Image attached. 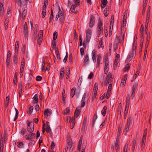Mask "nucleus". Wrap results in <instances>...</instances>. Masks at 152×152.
Listing matches in <instances>:
<instances>
[{"mask_svg":"<svg viewBox=\"0 0 152 152\" xmlns=\"http://www.w3.org/2000/svg\"><path fill=\"white\" fill-rule=\"evenodd\" d=\"M126 29L124 27H121V38L118 35H117L115 39L114 45L116 47L118 46V43H121L122 41H123L124 38V36L125 34Z\"/></svg>","mask_w":152,"mask_h":152,"instance_id":"obj_1","label":"nucleus"},{"mask_svg":"<svg viewBox=\"0 0 152 152\" xmlns=\"http://www.w3.org/2000/svg\"><path fill=\"white\" fill-rule=\"evenodd\" d=\"M104 28L103 24L101 20L98 21L97 29L98 30V35L99 36H102L103 34Z\"/></svg>","mask_w":152,"mask_h":152,"instance_id":"obj_2","label":"nucleus"},{"mask_svg":"<svg viewBox=\"0 0 152 152\" xmlns=\"http://www.w3.org/2000/svg\"><path fill=\"white\" fill-rule=\"evenodd\" d=\"M135 42L133 43L132 49V52L131 53H130L129 56L128 57L126 61H129L131 60L134 57V54L135 53L136 50V46H135Z\"/></svg>","mask_w":152,"mask_h":152,"instance_id":"obj_3","label":"nucleus"},{"mask_svg":"<svg viewBox=\"0 0 152 152\" xmlns=\"http://www.w3.org/2000/svg\"><path fill=\"white\" fill-rule=\"evenodd\" d=\"M112 74L109 73L107 76L104 81V85L107 86L110 83H111L113 80V78L112 77Z\"/></svg>","mask_w":152,"mask_h":152,"instance_id":"obj_4","label":"nucleus"},{"mask_svg":"<svg viewBox=\"0 0 152 152\" xmlns=\"http://www.w3.org/2000/svg\"><path fill=\"white\" fill-rule=\"evenodd\" d=\"M92 31L91 30L88 29L86 31V42H89L91 37Z\"/></svg>","mask_w":152,"mask_h":152,"instance_id":"obj_5","label":"nucleus"},{"mask_svg":"<svg viewBox=\"0 0 152 152\" xmlns=\"http://www.w3.org/2000/svg\"><path fill=\"white\" fill-rule=\"evenodd\" d=\"M112 83H110L109 84L107 92L106 93H104L103 95V98L106 97L107 99H108L109 98L112 89Z\"/></svg>","mask_w":152,"mask_h":152,"instance_id":"obj_6","label":"nucleus"},{"mask_svg":"<svg viewBox=\"0 0 152 152\" xmlns=\"http://www.w3.org/2000/svg\"><path fill=\"white\" fill-rule=\"evenodd\" d=\"M44 5L43 7V9L42 12V17L43 18L46 15V6L48 4V0H44Z\"/></svg>","mask_w":152,"mask_h":152,"instance_id":"obj_7","label":"nucleus"},{"mask_svg":"<svg viewBox=\"0 0 152 152\" xmlns=\"http://www.w3.org/2000/svg\"><path fill=\"white\" fill-rule=\"evenodd\" d=\"M43 31L40 30L39 32L37 41V44L40 46L42 42L43 37Z\"/></svg>","mask_w":152,"mask_h":152,"instance_id":"obj_8","label":"nucleus"},{"mask_svg":"<svg viewBox=\"0 0 152 152\" xmlns=\"http://www.w3.org/2000/svg\"><path fill=\"white\" fill-rule=\"evenodd\" d=\"M95 23L94 17L93 15H90L89 20L88 24L89 27L91 28H92L94 25Z\"/></svg>","mask_w":152,"mask_h":152,"instance_id":"obj_9","label":"nucleus"},{"mask_svg":"<svg viewBox=\"0 0 152 152\" xmlns=\"http://www.w3.org/2000/svg\"><path fill=\"white\" fill-rule=\"evenodd\" d=\"M105 66L104 67V73L105 74H107L108 71V65H109V61L107 58L105 57Z\"/></svg>","mask_w":152,"mask_h":152,"instance_id":"obj_10","label":"nucleus"},{"mask_svg":"<svg viewBox=\"0 0 152 152\" xmlns=\"http://www.w3.org/2000/svg\"><path fill=\"white\" fill-rule=\"evenodd\" d=\"M28 131L30 133H32L34 130V123L32 122H29L28 124L27 128Z\"/></svg>","mask_w":152,"mask_h":152,"instance_id":"obj_11","label":"nucleus"},{"mask_svg":"<svg viewBox=\"0 0 152 152\" xmlns=\"http://www.w3.org/2000/svg\"><path fill=\"white\" fill-rule=\"evenodd\" d=\"M98 90V84L97 83H95L94 87L92 96L93 98H95L96 97V95L97 94V91Z\"/></svg>","mask_w":152,"mask_h":152,"instance_id":"obj_12","label":"nucleus"},{"mask_svg":"<svg viewBox=\"0 0 152 152\" xmlns=\"http://www.w3.org/2000/svg\"><path fill=\"white\" fill-rule=\"evenodd\" d=\"M59 11L57 14H58L59 18V20L61 22H62L64 19V16L63 13H62V11L60 9V8L59 7Z\"/></svg>","mask_w":152,"mask_h":152,"instance_id":"obj_13","label":"nucleus"},{"mask_svg":"<svg viewBox=\"0 0 152 152\" xmlns=\"http://www.w3.org/2000/svg\"><path fill=\"white\" fill-rule=\"evenodd\" d=\"M128 16V11L126 10L124 13L123 20V25L121 26L122 27H124V25L125 24V26H126V19Z\"/></svg>","mask_w":152,"mask_h":152,"instance_id":"obj_14","label":"nucleus"},{"mask_svg":"<svg viewBox=\"0 0 152 152\" xmlns=\"http://www.w3.org/2000/svg\"><path fill=\"white\" fill-rule=\"evenodd\" d=\"M35 137V134L34 133H31L28 135L27 137L26 138V139L28 140L32 141V140L34 139Z\"/></svg>","mask_w":152,"mask_h":152,"instance_id":"obj_15","label":"nucleus"},{"mask_svg":"<svg viewBox=\"0 0 152 152\" xmlns=\"http://www.w3.org/2000/svg\"><path fill=\"white\" fill-rule=\"evenodd\" d=\"M119 141L118 140H116L115 147H114L113 149H115L117 151L119 150L120 148V145L119 144Z\"/></svg>","mask_w":152,"mask_h":152,"instance_id":"obj_16","label":"nucleus"},{"mask_svg":"<svg viewBox=\"0 0 152 152\" xmlns=\"http://www.w3.org/2000/svg\"><path fill=\"white\" fill-rule=\"evenodd\" d=\"M4 0H1L0 2V12L1 13H4Z\"/></svg>","mask_w":152,"mask_h":152,"instance_id":"obj_17","label":"nucleus"},{"mask_svg":"<svg viewBox=\"0 0 152 152\" xmlns=\"http://www.w3.org/2000/svg\"><path fill=\"white\" fill-rule=\"evenodd\" d=\"M27 8L26 7L23 8V11L22 12L23 20H24L26 17V16L27 14Z\"/></svg>","mask_w":152,"mask_h":152,"instance_id":"obj_18","label":"nucleus"},{"mask_svg":"<svg viewBox=\"0 0 152 152\" xmlns=\"http://www.w3.org/2000/svg\"><path fill=\"white\" fill-rule=\"evenodd\" d=\"M51 113V110L48 109H47L44 111V115L46 117L50 116Z\"/></svg>","mask_w":152,"mask_h":152,"instance_id":"obj_19","label":"nucleus"},{"mask_svg":"<svg viewBox=\"0 0 152 152\" xmlns=\"http://www.w3.org/2000/svg\"><path fill=\"white\" fill-rule=\"evenodd\" d=\"M97 51L95 50H94L92 52V60L94 63L95 61L96 60V57L95 56L96 54Z\"/></svg>","mask_w":152,"mask_h":152,"instance_id":"obj_20","label":"nucleus"},{"mask_svg":"<svg viewBox=\"0 0 152 152\" xmlns=\"http://www.w3.org/2000/svg\"><path fill=\"white\" fill-rule=\"evenodd\" d=\"M38 95L37 94H35L33 98V103L34 104H36L38 102Z\"/></svg>","mask_w":152,"mask_h":152,"instance_id":"obj_21","label":"nucleus"},{"mask_svg":"<svg viewBox=\"0 0 152 152\" xmlns=\"http://www.w3.org/2000/svg\"><path fill=\"white\" fill-rule=\"evenodd\" d=\"M101 60V56L99 54L97 56V62L96 64V67H99L100 63Z\"/></svg>","mask_w":152,"mask_h":152,"instance_id":"obj_22","label":"nucleus"},{"mask_svg":"<svg viewBox=\"0 0 152 152\" xmlns=\"http://www.w3.org/2000/svg\"><path fill=\"white\" fill-rule=\"evenodd\" d=\"M101 2V7L104 8L107 3V0H102Z\"/></svg>","mask_w":152,"mask_h":152,"instance_id":"obj_23","label":"nucleus"},{"mask_svg":"<svg viewBox=\"0 0 152 152\" xmlns=\"http://www.w3.org/2000/svg\"><path fill=\"white\" fill-rule=\"evenodd\" d=\"M107 109V107L106 106H104L101 111V113L103 116H104L105 115Z\"/></svg>","mask_w":152,"mask_h":152,"instance_id":"obj_24","label":"nucleus"},{"mask_svg":"<svg viewBox=\"0 0 152 152\" xmlns=\"http://www.w3.org/2000/svg\"><path fill=\"white\" fill-rule=\"evenodd\" d=\"M128 145L129 144L128 143L126 142V143L124 147L123 152H127L128 151L129 149Z\"/></svg>","mask_w":152,"mask_h":152,"instance_id":"obj_25","label":"nucleus"},{"mask_svg":"<svg viewBox=\"0 0 152 152\" xmlns=\"http://www.w3.org/2000/svg\"><path fill=\"white\" fill-rule=\"evenodd\" d=\"M150 38V37L149 35L148 34L146 41L145 48H147L148 46Z\"/></svg>","mask_w":152,"mask_h":152,"instance_id":"obj_26","label":"nucleus"},{"mask_svg":"<svg viewBox=\"0 0 152 152\" xmlns=\"http://www.w3.org/2000/svg\"><path fill=\"white\" fill-rule=\"evenodd\" d=\"M146 137H144L143 136L142 141V144H141V146L142 147V148H144V145H145V143L146 141Z\"/></svg>","mask_w":152,"mask_h":152,"instance_id":"obj_27","label":"nucleus"},{"mask_svg":"<svg viewBox=\"0 0 152 152\" xmlns=\"http://www.w3.org/2000/svg\"><path fill=\"white\" fill-rule=\"evenodd\" d=\"M3 149H4L3 141V140H1L0 152H3Z\"/></svg>","mask_w":152,"mask_h":152,"instance_id":"obj_28","label":"nucleus"},{"mask_svg":"<svg viewBox=\"0 0 152 152\" xmlns=\"http://www.w3.org/2000/svg\"><path fill=\"white\" fill-rule=\"evenodd\" d=\"M129 127L127 126H125L124 129L123 131V133L124 134V135H126L127 133L128 132L129 130Z\"/></svg>","mask_w":152,"mask_h":152,"instance_id":"obj_29","label":"nucleus"},{"mask_svg":"<svg viewBox=\"0 0 152 152\" xmlns=\"http://www.w3.org/2000/svg\"><path fill=\"white\" fill-rule=\"evenodd\" d=\"M88 55H86L84 59V63L85 65H87L88 62Z\"/></svg>","mask_w":152,"mask_h":152,"instance_id":"obj_30","label":"nucleus"},{"mask_svg":"<svg viewBox=\"0 0 152 152\" xmlns=\"http://www.w3.org/2000/svg\"><path fill=\"white\" fill-rule=\"evenodd\" d=\"M138 84L137 82H135L134 83L133 86H132V90L136 91Z\"/></svg>","mask_w":152,"mask_h":152,"instance_id":"obj_31","label":"nucleus"},{"mask_svg":"<svg viewBox=\"0 0 152 152\" xmlns=\"http://www.w3.org/2000/svg\"><path fill=\"white\" fill-rule=\"evenodd\" d=\"M64 74V68H62L61 69L60 72V76L61 78H63Z\"/></svg>","mask_w":152,"mask_h":152,"instance_id":"obj_32","label":"nucleus"},{"mask_svg":"<svg viewBox=\"0 0 152 152\" xmlns=\"http://www.w3.org/2000/svg\"><path fill=\"white\" fill-rule=\"evenodd\" d=\"M77 6H75V5H72L70 9V12L72 13H73L75 11V8Z\"/></svg>","mask_w":152,"mask_h":152,"instance_id":"obj_33","label":"nucleus"},{"mask_svg":"<svg viewBox=\"0 0 152 152\" xmlns=\"http://www.w3.org/2000/svg\"><path fill=\"white\" fill-rule=\"evenodd\" d=\"M75 88H73L71 89V96L72 98L75 94Z\"/></svg>","mask_w":152,"mask_h":152,"instance_id":"obj_34","label":"nucleus"},{"mask_svg":"<svg viewBox=\"0 0 152 152\" xmlns=\"http://www.w3.org/2000/svg\"><path fill=\"white\" fill-rule=\"evenodd\" d=\"M9 19L8 18H6L5 19L4 21V25L5 28L6 29L7 28V25L8 24Z\"/></svg>","mask_w":152,"mask_h":152,"instance_id":"obj_35","label":"nucleus"},{"mask_svg":"<svg viewBox=\"0 0 152 152\" xmlns=\"http://www.w3.org/2000/svg\"><path fill=\"white\" fill-rule=\"evenodd\" d=\"M119 60H118V59H115L113 64V67L115 69V68H116L119 62Z\"/></svg>","mask_w":152,"mask_h":152,"instance_id":"obj_36","label":"nucleus"},{"mask_svg":"<svg viewBox=\"0 0 152 152\" xmlns=\"http://www.w3.org/2000/svg\"><path fill=\"white\" fill-rule=\"evenodd\" d=\"M69 107H67L64 110V114L66 115H68L69 113Z\"/></svg>","mask_w":152,"mask_h":152,"instance_id":"obj_37","label":"nucleus"},{"mask_svg":"<svg viewBox=\"0 0 152 152\" xmlns=\"http://www.w3.org/2000/svg\"><path fill=\"white\" fill-rule=\"evenodd\" d=\"M34 107L33 106H31L27 111V113L28 114H31L33 110Z\"/></svg>","mask_w":152,"mask_h":152,"instance_id":"obj_38","label":"nucleus"},{"mask_svg":"<svg viewBox=\"0 0 152 152\" xmlns=\"http://www.w3.org/2000/svg\"><path fill=\"white\" fill-rule=\"evenodd\" d=\"M88 94H88V93H85L83 96V97H82V101H85V99L88 97Z\"/></svg>","mask_w":152,"mask_h":152,"instance_id":"obj_39","label":"nucleus"},{"mask_svg":"<svg viewBox=\"0 0 152 152\" xmlns=\"http://www.w3.org/2000/svg\"><path fill=\"white\" fill-rule=\"evenodd\" d=\"M23 144L22 142H17V146L19 148H22L23 147Z\"/></svg>","mask_w":152,"mask_h":152,"instance_id":"obj_40","label":"nucleus"},{"mask_svg":"<svg viewBox=\"0 0 152 152\" xmlns=\"http://www.w3.org/2000/svg\"><path fill=\"white\" fill-rule=\"evenodd\" d=\"M18 58L17 56L16 55H15L14 56L13 58V62L15 65H17V64Z\"/></svg>","mask_w":152,"mask_h":152,"instance_id":"obj_41","label":"nucleus"},{"mask_svg":"<svg viewBox=\"0 0 152 152\" xmlns=\"http://www.w3.org/2000/svg\"><path fill=\"white\" fill-rule=\"evenodd\" d=\"M15 111H16V113H15V118H14V121H15L17 119V118H18V114H19L18 111L17 109L15 108Z\"/></svg>","mask_w":152,"mask_h":152,"instance_id":"obj_42","label":"nucleus"},{"mask_svg":"<svg viewBox=\"0 0 152 152\" xmlns=\"http://www.w3.org/2000/svg\"><path fill=\"white\" fill-rule=\"evenodd\" d=\"M17 76L16 74L15 75L14 77V79L13 80V83L15 85L17 83Z\"/></svg>","mask_w":152,"mask_h":152,"instance_id":"obj_43","label":"nucleus"},{"mask_svg":"<svg viewBox=\"0 0 152 152\" xmlns=\"http://www.w3.org/2000/svg\"><path fill=\"white\" fill-rule=\"evenodd\" d=\"M79 110L76 109L75 112L74 117L75 118H77L79 115Z\"/></svg>","mask_w":152,"mask_h":152,"instance_id":"obj_44","label":"nucleus"},{"mask_svg":"<svg viewBox=\"0 0 152 152\" xmlns=\"http://www.w3.org/2000/svg\"><path fill=\"white\" fill-rule=\"evenodd\" d=\"M130 68V66L129 64H126L124 68V72H127L129 71Z\"/></svg>","mask_w":152,"mask_h":152,"instance_id":"obj_45","label":"nucleus"},{"mask_svg":"<svg viewBox=\"0 0 152 152\" xmlns=\"http://www.w3.org/2000/svg\"><path fill=\"white\" fill-rule=\"evenodd\" d=\"M131 121L132 120L130 117L129 118L127 119V122L126 126L129 127L130 126V124L131 123Z\"/></svg>","mask_w":152,"mask_h":152,"instance_id":"obj_46","label":"nucleus"},{"mask_svg":"<svg viewBox=\"0 0 152 152\" xmlns=\"http://www.w3.org/2000/svg\"><path fill=\"white\" fill-rule=\"evenodd\" d=\"M74 2L75 3V4H74L75 5V6H78L80 5V0H74Z\"/></svg>","mask_w":152,"mask_h":152,"instance_id":"obj_47","label":"nucleus"},{"mask_svg":"<svg viewBox=\"0 0 152 152\" xmlns=\"http://www.w3.org/2000/svg\"><path fill=\"white\" fill-rule=\"evenodd\" d=\"M148 2V0H144L143 1V10L145 8Z\"/></svg>","mask_w":152,"mask_h":152,"instance_id":"obj_48","label":"nucleus"},{"mask_svg":"<svg viewBox=\"0 0 152 152\" xmlns=\"http://www.w3.org/2000/svg\"><path fill=\"white\" fill-rule=\"evenodd\" d=\"M121 110H122V106H121V103H120L117 108V111L118 112H121Z\"/></svg>","mask_w":152,"mask_h":152,"instance_id":"obj_49","label":"nucleus"},{"mask_svg":"<svg viewBox=\"0 0 152 152\" xmlns=\"http://www.w3.org/2000/svg\"><path fill=\"white\" fill-rule=\"evenodd\" d=\"M46 124L47 125V127L46 131L47 132L49 133L50 131V128L49 125L48 124H49V123L48 122H46Z\"/></svg>","mask_w":152,"mask_h":152,"instance_id":"obj_50","label":"nucleus"},{"mask_svg":"<svg viewBox=\"0 0 152 152\" xmlns=\"http://www.w3.org/2000/svg\"><path fill=\"white\" fill-rule=\"evenodd\" d=\"M82 81V77H80L79 78L77 83V85L78 86H79L81 84V83Z\"/></svg>","mask_w":152,"mask_h":152,"instance_id":"obj_51","label":"nucleus"},{"mask_svg":"<svg viewBox=\"0 0 152 152\" xmlns=\"http://www.w3.org/2000/svg\"><path fill=\"white\" fill-rule=\"evenodd\" d=\"M114 19V15H111V16L110 24H111V25H113Z\"/></svg>","mask_w":152,"mask_h":152,"instance_id":"obj_52","label":"nucleus"},{"mask_svg":"<svg viewBox=\"0 0 152 152\" xmlns=\"http://www.w3.org/2000/svg\"><path fill=\"white\" fill-rule=\"evenodd\" d=\"M24 66H21V67L20 68V75H23V71L24 69Z\"/></svg>","mask_w":152,"mask_h":152,"instance_id":"obj_53","label":"nucleus"},{"mask_svg":"<svg viewBox=\"0 0 152 152\" xmlns=\"http://www.w3.org/2000/svg\"><path fill=\"white\" fill-rule=\"evenodd\" d=\"M109 12V11L107 9H105L104 11V14L105 17L107 16L108 15Z\"/></svg>","mask_w":152,"mask_h":152,"instance_id":"obj_54","label":"nucleus"},{"mask_svg":"<svg viewBox=\"0 0 152 152\" xmlns=\"http://www.w3.org/2000/svg\"><path fill=\"white\" fill-rule=\"evenodd\" d=\"M129 102H126L125 106V111H128L129 107Z\"/></svg>","mask_w":152,"mask_h":152,"instance_id":"obj_55","label":"nucleus"},{"mask_svg":"<svg viewBox=\"0 0 152 152\" xmlns=\"http://www.w3.org/2000/svg\"><path fill=\"white\" fill-rule=\"evenodd\" d=\"M57 33L56 31L54 32L53 33V39L54 40H55L56 39L57 37Z\"/></svg>","mask_w":152,"mask_h":152,"instance_id":"obj_56","label":"nucleus"},{"mask_svg":"<svg viewBox=\"0 0 152 152\" xmlns=\"http://www.w3.org/2000/svg\"><path fill=\"white\" fill-rule=\"evenodd\" d=\"M126 81H124L123 79H122L120 84V86L121 87H124L125 85Z\"/></svg>","mask_w":152,"mask_h":152,"instance_id":"obj_57","label":"nucleus"},{"mask_svg":"<svg viewBox=\"0 0 152 152\" xmlns=\"http://www.w3.org/2000/svg\"><path fill=\"white\" fill-rule=\"evenodd\" d=\"M106 119L105 118L104 121L102 122V123L100 125L99 127L101 128H102L104 125L106 124Z\"/></svg>","mask_w":152,"mask_h":152,"instance_id":"obj_58","label":"nucleus"},{"mask_svg":"<svg viewBox=\"0 0 152 152\" xmlns=\"http://www.w3.org/2000/svg\"><path fill=\"white\" fill-rule=\"evenodd\" d=\"M97 119V116L96 114H94V117L92 121V124L93 125H94L95 122L96 120Z\"/></svg>","mask_w":152,"mask_h":152,"instance_id":"obj_59","label":"nucleus"},{"mask_svg":"<svg viewBox=\"0 0 152 152\" xmlns=\"http://www.w3.org/2000/svg\"><path fill=\"white\" fill-rule=\"evenodd\" d=\"M19 48V45H15V53L17 54L18 52V50Z\"/></svg>","mask_w":152,"mask_h":152,"instance_id":"obj_60","label":"nucleus"},{"mask_svg":"<svg viewBox=\"0 0 152 152\" xmlns=\"http://www.w3.org/2000/svg\"><path fill=\"white\" fill-rule=\"evenodd\" d=\"M26 133V130L25 129H22L21 132V134L22 135H24Z\"/></svg>","mask_w":152,"mask_h":152,"instance_id":"obj_61","label":"nucleus"},{"mask_svg":"<svg viewBox=\"0 0 152 152\" xmlns=\"http://www.w3.org/2000/svg\"><path fill=\"white\" fill-rule=\"evenodd\" d=\"M52 46L53 49L56 48V44L54 40H53L52 42Z\"/></svg>","mask_w":152,"mask_h":152,"instance_id":"obj_62","label":"nucleus"},{"mask_svg":"<svg viewBox=\"0 0 152 152\" xmlns=\"http://www.w3.org/2000/svg\"><path fill=\"white\" fill-rule=\"evenodd\" d=\"M121 132H117V138L116 140H119L120 139V135L121 134Z\"/></svg>","mask_w":152,"mask_h":152,"instance_id":"obj_63","label":"nucleus"},{"mask_svg":"<svg viewBox=\"0 0 152 152\" xmlns=\"http://www.w3.org/2000/svg\"><path fill=\"white\" fill-rule=\"evenodd\" d=\"M99 44H100V46H98L99 48H102V49H103L104 48V45H103V43L102 42V41L99 42Z\"/></svg>","mask_w":152,"mask_h":152,"instance_id":"obj_64","label":"nucleus"}]
</instances>
